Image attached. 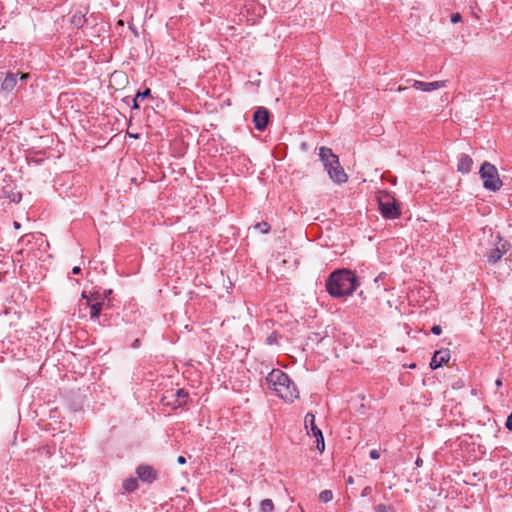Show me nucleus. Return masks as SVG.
Wrapping results in <instances>:
<instances>
[{
	"label": "nucleus",
	"mask_w": 512,
	"mask_h": 512,
	"mask_svg": "<svg viewBox=\"0 0 512 512\" xmlns=\"http://www.w3.org/2000/svg\"><path fill=\"white\" fill-rule=\"evenodd\" d=\"M80 271H81V269H80V267H78V266H75V267L72 269V273H73V274H79V273H80Z\"/></svg>",
	"instance_id": "31"
},
{
	"label": "nucleus",
	"mask_w": 512,
	"mask_h": 512,
	"mask_svg": "<svg viewBox=\"0 0 512 512\" xmlns=\"http://www.w3.org/2000/svg\"><path fill=\"white\" fill-rule=\"evenodd\" d=\"M506 251V245L502 243L500 246L491 249V251L487 254V261L491 264L496 263L499 259H501L503 254L506 253Z\"/></svg>",
	"instance_id": "13"
},
{
	"label": "nucleus",
	"mask_w": 512,
	"mask_h": 512,
	"mask_svg": "<svg viewBox=\"0 0 512 512\" xmlns=\"http://www.w3.org/2000/svg\"><path fill=\"white\" fill-rule=\"evenodd\" d=\"M111 293H112V290H111V289H109V290H105V291L103 292V299H108V298H109V296L111 295ZM102 301L104 302V300H102Z\"/></svg>",
	"instance_id": "28"
},
{
	"label": "nucleus",
	"mask_w": 512,
	"mask_h": 512,
	"mask_svg": "<svg viewBox=\"0 0 512 512\" xmlns=\"http://www.w3.org/2000/svg\"><path fill=\"white\" fill-rule=\"evenodd\" d=\"M175 395L177 397V404L176 406H182L183 404L186 403V400L188 398V392L185 391L184 389H177L176 392H175Z\"/></svg>",
	"instance_id": "17"
},
{
	"label": "nucleus",
	"mask_w": 512,
	"mask_h": 512,
	"mask_svg": "<svg viewBox=\"0 0 512 512\" xmlns=\"http://www.w3.org/2000/svg\"><path fill=\"white\" fill-rule=\"evenodd\" d=\"M379 209L382 216L387 219H396L401 213L395 198L389 193L379 196Z\"/></svg>",
	"instance_id": "4"
},
{
	"label": "nucleus",
	"mask_w": 512,
	"mask_h": 512,
	"mask_svg": "<svg viewBox=\"0 0 512 512\" xmlns=\"http://www.w3.org/2000/svg\"><path fill=\"white\" fill-rule=\"evenodd\" d=\"M391 510L390 506H387L385 504H379L375 507L376 512H389Z\"/></svg>",
	"instance_id": "22"
},
{
	"label": "nucleus",
	"mask_w": 512,
	"mask_h": 512,
	"mask_svg": "<svg viewBox=\"0 0 512 512\" xmlns=\"http://www.w3.org/2000/svg\"><path fill=\"white\" fill-rule=\"evenodd\" d=\"M358 283L355 275L348 270L333 272L326 283L329 294L333 297L351 295L357 288Z\"/></svg>",
	"instance_id": "2"
},
{
	"label": "nucleus",
	"mask_w": 512,
	"mask_h": 512,
	"mask_svg": "<svg viewBox=\"0 0 512 512\" xmlns=\"http://www.w3.org/2000/svg\"><path fill=\"white\" fill-rule=\"evenodd\" d=\"M138 342H139V340H138V339H137V340H135V342H134V345H133V346H134V347H136V345H138Z\"/></svg>",
	"instance_id": "37"
},
{
	"label": "nucleus",
	"mask_w": 512,
	"mask_h": 512,
	"mask_svg": "<svg viewBox=\"0 0 512 512\" xmlns=\"http://www.w3.org/2000/svg\"><path fill=\"white\" fill-rule=\"evenodd\" d=\"M266 383L271 390L287 402H293L299 397L295 384L280 369H273L269 372L266 376Z\"/></svg>",
	"instance_id": "1"
},
{
	"label": "nucleus",
	"mask_w": 512,
	"mask_h": 512,
	"mask_svg": "<svg viewBox=\"0 0 512 512\" xmlns=\"http://www.w3.org/2000/svg\"><path fill=\"white\" fill-rule=\"evenodd\" d=\"M319 157L325 169L337 164V161L339 160L338 156L333 153L332 149L327 147H321L319 149Z\"/></svg>",
	"instance_id": "8"
},
{
	"label": "nucleus",
	"mask_w": 512,
	"mask_h": 512,
	"mask_svg": "<svg viewBox=\"0 0 512 512\" xmlns=\"http://www.w3.org/2000/svg\"><path fill=\"white\" fill-rule=\"evenodd\" d=\"M267 342H268L269 344H271V343H272V336H269V337L267 338Z\"/></svg>",
	"instance_id": "36"
},
{
	"label": "nucleus",
	"mask_w": 512,
	"mask_h": 512,
	"mask_svg": "<svg viewBox=\"0 0 512 512\" xmlns=\"http://www.w3.org/2000/svg\"><path fill=\"white\" fill-rule=\"evenodd\" d=\"M139 99L137 97L134 98L133 100V108L134 109H139Z\"/></svg>",
	"instance_id": "29"
},
{
	"label": "nucleus",
	"mask_w": 512,
	"mask_h": 512,
	"mask_svg": "<svg viewBox=\"0 0 512 512\" xmlns=\"http://www.w3.org/2000/svg\"><path fill=\"white\" fill-rule=\"evenodd\" d=\"M502 384H503V383H502V380H501V379H497V380L495 381V385H496L497 387L502 386Z\"/></svg>",
	"instance_id": "34"
},
{
	"label": "nucleus",
	"mask_w": 512,
	"mask_h": 512,
	"mask_svg": "<svg viewBox=\"0 0 512 512\" xmlns=\"http://www.w3.org/2000/svg\"><path fill=\"white\" fill-rule=\"evenodd\" d=\"M82 296L87 300L86 306L90 308V318L92 320L98 319L100 312L104 306V302L99 301L101 298L100 293L97 292L93 294L92 297H88L85 295V293H83Z\"/></svg>",
	"instance_id": "6"
},
{
	"label": "nucleus",
	"mask_w": 512,
	"mask_h": 512,
	"mask_svg": "<svg viewBox=\"0 0 512 512\" xmlns=\"http://www.w3.org/2000/svg\"><path fill=\"white\" fill-rule=\"evenodd\" d=\"M415 89L421 90L424 92H430L433 90H437L446 86L445 81H434V82H423V81H414L412 85Z\"/></svg>",
	"instance_id": "11"
},
{
	"label": "nucleus",
	"mask_w": 512,
	"mask_h": 512,
	"mask_svg": "<svg viewBox=\"0 0 512 512\" xmlns=\"http://www.w3.org/2000/svg\"><path fill=\"white\" fill-rule=\"evenodd\" d=\"M371 491H372L371 487H370V486H366V487L362 490V492H361V496H362V497H366V496H368V495L371 493Z\"/></svg>",
	"instance_id": "27"
},
{
	"label": "nucleus",
	"mask_w": 512,
	"mask_h": 512,
	"mask_svg": "<svg viewBox=\"0 0 512 512\" xmlns=\"http://www.w3.org/2000/svg\"><path fill=\"white\" fill-rule=\"evenodd\" d=\"M329 177L332 181L336 183H344L347 181V174L345 173L344 169L341 167L339 160L337 161V164L329 167L326 169Z\"/></svg>",
	"instance_id": "9"
},
{
	"label": "nucleus",
	"mask_w": 512,
	"mask_h": 512,
	"mask_svg": "<svg viewBox=\"0 0 512 512\" xmlns=\"http://www.w3.org/2000/svg\"><path fill=\"white\" fill-rule=\"evenodd\" d=\"M14 225L16 228H19V226H20L19 223H17V222H15Z\"/></svg>",
	"instance_id": "39"
},
{
	"label": "nucleus",
	"mask_w": 512,
	"mask_h": 512,
	"mask_svg": "<svg viewBox=\"0 0 512 512\" xmlns=\"http://www.w3.org/2000/svg\"><path fill=\"white\" fill-rule=\"evenodd\" d=\"M479 174L483 181V187L486 190L496 192L502 187L503 183L495 165L489 162H484L481 165Z\"/></svg>",
	"instance_id": "3"
},
{
	"label": "nucleus",
	"mask_w": 512,
	"mask_h": 512,
	"mask_svg": "<svg viewBox=\"0 0 512 512\" xmlns=\"http://www.w3.org/2000/svg\"><path fill=\"white\" fill-rule=\"evenodd\" d=\"M333 499V493L331 490H324L319 494V501L322 503H328Z\"/></svg>",
	"instance_id": "20"
},
{
	"label": "nucleus",
	"mask_w": 512,
	"mask_h": 512,
	"mask_svg": "<svg viewBox=\"0 0 512 512\" xmlns=\"http://www.w3.org/2000/svg\"><path fill=\"white\" fill-rule=\"evenodd\" d=\"M346 482H347V484H350V485L354 484V479H353V477H352V476H349V477L346 479Z\"/></svg>",
	"instance_id": "33"
},
{
	"label": "nucleus",
	"mask_w": 512,
	"mask_h": 512,
	"mask_svg": "<svg viewBox=\"0 0 512 512\" xmlns=\"http://www.w3.org/2000/svg\"><path fill=\"white\" fill-rule=\"evenodd\" d=\"M253 228L262 234H267L270 230V225L267 222H260L255 224Z\"/></svg>",
	"instance_id": "21"
},
{
	"label": "nucleus",
	"mask_w": 512,
	"mask_h": 512,
	"mask_svg": "<svg viewBox=\"0 0 512 512\" xmlns=\"http://www.w3.org/2000/svg\"><path fill=\"white\" fill-rule=\"evenodd\" d=\"M87 19L85 14L81 11H76L70 19L71 24L76 28H81L86 23Z\"/></svg>",
	"instance_id": "16"
},
{
	"label": "nucleus",
	"mask_w": 512,
	"mask_h": 512,
	"mask_svg": "<svg viewBox=\"0 0 512 512\" xmlns=\"http://www.w3.org/2000/svg\"><path fill=\"white\" fill-rule=\"evenodd\" d=\"M304 425L308 434H312L316 438V447L320 453L325 449V442L322 431L315 424V415L307 413L304 419Z\"/></svg>",
	"instance_id": "5"
},
{
	"label": "nucleus",
	"mask_w": 512,
	"mask_h": 512,
	"mask_svg": "<svg viewBox=\"0 0 512 512\" xmlns=\"http://www.w3.org/2000/svg\"><path fill=\"white\" fill-rule=\"evenodd\" d=\"M29 77H30V75H29L28 73H22V74H21L20 79H21V80H26V79H28Z\"/></svg>",
	"instance_id": "32"
},
{
	"label": "nucleus",
	"mask_w": 512,
	"mask_h": 512,
	"mask_svg": "<svg viewBox=\"0 0 512 512\" xmlns=\"http://www.w3.org/2000/svg\"><path fill=\"white\" fill-rule=\"evenodd\" d=\"M450 359V351L448 349L438 350L434 353L431 359L430 367L435 370L441 367L444 363H447Z\"/></svg>",
	"instance_id": "10"
},
{
	"label": "nucleus",
	"mask_w": 512,
	"mask_h": 512,
	"mask_svg": "<svg viewBox=\"0 0 512 512\" xmlns=\"http://www.w3.org/2000/svg\"><path fill=\"white\" fill-rule=\"evenodd\" d=\"M369 456H370L371 459L376 460V459H378L380 457V453H379L378 450L373 449V450L370 451Z\"/></svg>",
	"instance_id": "25"
},
{
	"label": "nucleus",
	"mask_w": 512,
	"mask_h": 512,
	"mask_svg": "<svg viewBox=\"0 0 512 512\" xmlns=\"http://www.w3.org/2000/svg\"><path fill=\"white\" fill-rule=\"evenodd\" d=\"M431 332L435 335H440L442 332V329L439 325H434L431 329Z\"/></svg>",
	"instance_id": "26"
},
{
	"label": "nucleus",
	"mask_w": 512,
	"mask_h": 512,
	"mask_svg": "<svg viewBox=\"0 0 512 512\" xmlns=\"http://www.w3.org/2000/svg\"><path fill=\"white\" fill-rule=\"evenodd\" d=\"M274 504L270 499H264L260 504V512H272Z\"/></svg>",
	"instance_id": "19"
},
{
	"label": "nucleus",
	"mask_w": 512,
	"mask_h": 512,
	"mask_svg": "<svg viewBox=\"0 0 512 512\" xmlns=\"http://www.w3.org/2000/svg\"><path fill=\"white\" fill-rule=\"evenodd\" d=\"M17 84V74L7 73L1 84V89L5 92H11Z\"/></svg>",
	"instance_id": "15"
},
{
	"label": "nucleus",
	"mask_w": 512,
	"mask_h": 512,
	"mask_svg": "<svg viewBox=\"0 0 512 512\" xmlns=\"http://www.w3.org/2000/svg\"><path fill=\"white\" fill-rule=\"evenodd\" d=\"M462 20V16L460 13H454L451 15V22L456 24Z\"/></svg>",
	"instance_id": "24"
},
{
	"label": "nucleus",
	"mask_w": 512,
	"mask_h": 512,
	"mask_svg": "<svg viewBox=\"0 0 512 512\" xmlns=\"http://www.w3.org/2000/svg\"><path fill=\"white\" fill-rule=\"evenodd\" d=\"M472 165H473L472 158L466 154H462L459 157L457 169L459 172L466 174L471 171Z\"/></svg>",
	"instance_id": "14"
},
{
	"label": "nucleus",
	"mask_w": 512,
	"mask_h": 512,
	"mask_svg": "<svg viewBox=\"0 0 512 512\" xmlns=\"http://www.w3.org/2000/svg\"><path fill=\"white\" fill-rule=\"evenodd\" d=\"M269 121V112L264 107H259L253 115V122L257 130H264Z\"/></svg>",
	"instance_id": "7"
},
{
	"label": "nucleus",
	"mask_w": 512,
	"mask_h": 512,
	"mask_svg": "<svg viewBox=\"0 0 512 512\" xmlns=\"http://www.w3.org/2000/svg\"><path fill=\"white\" fill-rule=\"evenodd\" d=\"M415 464H416L417 466H421V465H422V459L418 458V459L416 460Z\"/></svg>",
	"instance_id": "35"
},
{
	"label": "nucleus",
	"mask_w": 512,
	"mask_h": 512,
	"mask_svg": "<svg viewBox=\"0 0 512 512\" xmlns=\"http://www.w3.org/2000/svg\"><path fill=\"white\" fill-rule=\"evenodd\" d=\"M136 473L138 475V478L145 482H152L156 479V472L155 470L148 465H140Z\"/></svg>",
	"instance_id": "12"
},
{
	"label": "nucleus",
	"mask_w": 512,
	"mask_h": 512,
	"mask_svg": "<svg viewBox=\"0 0 512 512\" xmlns=\"http://www.w3.org/2000/svg\"><path fill=\"white\" fill-rule=\"evenodd\" d=\"M150 93H151L150 89H146V90H145V91H143V92H138V93H137V95H136V97H137L140 101H142V100H144L146 97L150 96Z\"/></svg>",
	"instance_id": "23"
},
{
	"label": "nucleus",
	"mask_w": 512,
	"mask_h": 512,
	"mask_svg": "<svg viewBox=\"0 0 512 512\" xmlns=\"http://www.w3.org/2000/svg\"><path fill=\"white\" fill-rule=\"evenodd\" d=\"M123 488L128 491L132 492L138 488V482L135 478L127 479L123 482Z\"/></svg>",
	"instance_id": "18"
},
{
	"label": "nucleus",
	"mask_w": 512,
	"mask_h": 512,
	"mask_svg": "<svg viewBox=\"0 0 512 512\" xmlns=\"http://www.w3.org/2000/svg\"><path fill=\"white\" fill-rule=\"evenodd\" d=\"M496 238L498 239L499 244H500V243H501V237H500L499 235H497V237H496Z\"/></svg>",
	"instance_id": "38"
},
{
	"label": "nucleus",
	"mask_w": 512,
	"mask_h": 512,
	"mask_svg": "<svg viewBox=\"0 0 512 512\" xmlns=\"http://www.w3.org/2000/svg\"><path fill=\"white\" fill-rule=\"evenodd\" d=\"M177 462H178L180 465H183V464H185V463H186V459H185V457H184V456H179V457L177 458Z\"/></svg>",
	"instance_id": "30"
}]
</instances>
